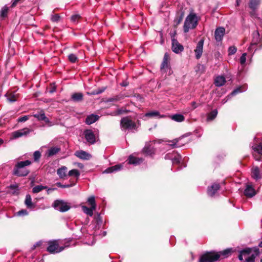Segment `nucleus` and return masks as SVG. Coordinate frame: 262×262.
Masks as SVG:
<instances>
[{
    "label": "nucleus",
    "mask_w": 262,
    "mask_h": 262,
    "mask_svg": "<svg viewBox=\"0 0 262 262\" xmlns=\"http://www.w3.org/2000/svg\"><path fill=\"white\" fill-rule=\"evenodd\" d=\"M199 21L197 15L193 12H191L187 16L184 21L183 29L185 33H187L190 30L195 29Z\"/></svg>",
    "instance_id": "f257e3e1"
},
{
    "label": "nucleus",
    "mask_w": 262,
    "mask_h": 262,
    "mask_svg": "<svg viewBox=\"0 0 262 262\" xmlns=\"http://www.w3.org/2000/svg\"><path fill=\"white\" fill-rule=\"evenodd\" d=\"M31 162L30 160L17 162L13 170V174L17 177H25L29 173V170L25 167L30 165Z\"/></svg>",
    "instance_id": "f03ea898"
},
{
    "label": "nucleus",
    "mask_w": 262,
    "mask_h": 262,
    "mask_svg": "<svg viewBox=\"0 0 262 262\" xmlns=\"http://www.w3.org/2000/svg\"><path fill=\"white\" fill-rule=\"evenodd\" d=\"M220 254L214 251L207 252L201 256L199 262H214L219 259Z\"/></svg>",
    "instance_id": "7ed1b4c3"
},
{
    "label": "nucleus",
    "mask_w": 262,
    "mask_h": 262,
    "mask_svg": "<svg viewBox=\"0 0 262 262\" xmlns=\"http://www.w3.org/2000/svg\"><path fill=\"white\" fill-rule=\"evenodd\" d=\"M69 247V245H66L64 247H59V244L58 241H51L48 242V247L47 251L52 254L59 253L63 251L66 247Z\"/></svg>",
    "instance_id": "20e7f679"
},
{
    "label": "nucleus",
    "mask_w": 262,
    "mask_h": 262,
    "mask_svg": "<svg viewBox=\"0 0 262 262\" xmlns=\"http://www.w3.org/2000/svg\"><path fill=\"white\" fill-rule=\"evenodd\" d=\"M122 130H134L136 128V123L128 117L123 118L120 121Z\"/></svg>",
    "instance_id": "39448f33"
},
{
    "label": "nucleus",
    "mask_w": 262,
    "mask_h": 262,
    "mask_svg": "<svg viewBox=\"0 0 262 262\" xmlns=\"http://www.w3.org/2000/svg\"><path fill=\"white\" fill-rule=\"evenodd\" d=\"M53 207L56 210L62 212L67 211L70 208V206L67 202L60 200L55 201Z\"/></svg>",
    "instance_id": "423d86ee"
},
{
    "label": "nucleus",
    "mask_w": 262,
    "mask_h": 262,
    "mask_svg": "<svg viewBox=\"0 0 262 262\" xmlns=\"http://www.w3.org/2000/svg\"><path fill=\"white\" fill-rule=\"evenodd\" d=\"M260 44V47H262V37L260 38L259 34L257 31H254L252 34V40L250 47L248 50L249 52H251L254 46L256 45Z\"/></svg>",
    "instance_id": "0eeeda50"
},
{
    "label": "nucleus",
    "mask_w": 262,
    "mask_h": 262,
    "mask_svg": "<svg viewBox=\"0 0 262 262\" xmlns=\"http://www.w3.org/2000/svg\"><path fill=\"white\" fill-rule=\"evenodd\" d=\"M166 160H170L173 164H178L182 160V157L177 152L173 151L172 153H168L165 156Z\"/></svg>",
    "instance_id": "6e6552de"
},
{
    "label": "nucleus",
    "mask_w": 262,
    "mask_h": 262,
    "mask_svg": "<svg viewBox=\"0 0 262 262\" xmlns=\"http://www.w3.org/2000/svg\"><path fill=\"white\" fill-rule=\"evenodd\" d=\"M84 135L86 141L91 144L96 142V136L91 129H86L84 132Z\"/></svg>",
    "instance_id": "1a4fd4ad"
},
{
    "label": "nucleus",
    "mask_w": 262,
    "mask_h": 262,
    "mask_svg": "<svg viewBox=\"0 0 262 262\" xmlns=\"http://www.w3.org/2000/svg\"><path fill=\"white\" fill-rule=\"evenodd\" d=\"M155 142L156 141L153 140L146 143L143 149V152L149 156H151L152 154H154V147L152 146V145L155 144Z\"/></svg>",
    "instance_id": "9d476101"
},
{
    "label": "nucleus",
    "mask_w": 262,
    "mask_h": 262,
    "mask_svg": "<svg viewBox=\"0 0 262 262\" xmlns=\"http://www.w3.org/2000/svg\"><path fill=\"white\" fill-rule=\"evenodd\" d=\"M30 132V129H29L28 128H24L23 129H19L13 132L12 134V136L13 138L16 139L24 136H26Z\"/></svg>",
    "instance_id": "9b49d317"
},
{
    "label": "nucleus",
    "mask_w": 262,
    "mask_h": 262,
    "mask_svg": "<svg viewBox=\"0 0 262 262\" xmlns=\"http://www.w3.org/2000/svg\"><path fill=\"white\" fill-rule=\"evenodd\" d=\"M171 49L173 52L176 53H180L183 51V46L181 45L177 40L175 39H172Z\"/></svg>",
    "instance_id": "f8f14e48"
},
{
    "label": "nucleus",
    "mask_w": 262,
    "mask_h": 262,
    "mask_svg": "<svg viewBox=\"0 0 262 262\" xmlns=\"http://www.w3.org/2000/svg\"><path fill=\"white\" fill-rule=\"evenodd\" d=\"M244 193L248 198H252L256 194V191L251 185L247 184Z\"/></svg>",
    "instance_id": "ddd939ff"
},
{
    "label": "nucleus",
    "mask_w": 262,
    "mask_h": 262,
    "mask_svg": "<svg viewBox=\"0 0 262 262\" xmlns=\"http://www.w3.org/2000/svg\"><path fill=\"white\" fill-rule=\"evenodd\" d=\"M220 188V186L219 183H213L212 185L208 187V194L210 196H213Z\"/></svg>",
    "instance_id": "4468645a"
},
{
    "label": "nucleus",
    "mask_w": 262,
    "mask_h": 262,
    "mask_svg": "<svg viewBox=\"0 0 262 262\" xmlns=\"http://www.w3.org/2000/svg\"><path fill=\"white\" fill-rule=\"evenodd\" d=\"M203 45L204 40L203 39L200 40L197 44L196 49L194 50L196 59H199L202 54Z\"/></svg>",
    "instance_id": "2eb2a0df"
},
{
    "label": "nucleus",
    "mask_w": 262,
    "mask_h": 262,
    "mask_svg": "<svg viewBox=\"0 0 262 262\" xmlns=\"http://www.w3.org/2000/svg\"><path fill=\"white\" fill-rule=\"evenodd\" d=\"M225 33V29L223 27H219L215 31V38L217 41H220L222 40L223 37Z\"/></svg>",
    "instance_id": "dca6fc26"
},
{
    "label": "nucleus",
    "mask_w": 262,
    "mask_h": 262,
    "mask_svg": "<svg viewBox=\"0 0 262 262\" xmlns=\"http://www.w3.org/2000/svg\"><path fill=\"white\" fill-rule=\"evenodd\" d=\"M127 161L129 164L137 165L141 163L143 160L142 158H137L131 155L129 156Z\"/></svg>",
    "instance_id": "f3484780"
},
{
    "label": "nucleus",
    "mask_w": 262,
    "mask_h": 262,
    "mask_svg": "<svg viewBox=\"0 0 262 262\" xmlns=\"http://www.w3.org/2000/svg\"><path fill=\"white\" fill-rule=\"evenodd\" d=\"M75 155L78 158L83 160H89L92 158V156L83 150L77 151L75 152Z\"/></svg>",
    "instance_id": "a211bd4d"
},
{
    "label": "nucleus",
    "mask_w": 262,
    "mask_h": 262,
    "mask_svg": "<svg viewBox=\"0 0 262 262\" xmlns=\"http://www.w3.org/2000/svg\"><path fill=\"white\" fill-rule=\"evenodd\" d=\"M122 164H117L115 166L107 168L104 171L103 173H110L114 172H116L121 170L122 168Z\"/></svg>",
    "instance_id": "6ab92c4d"
},
{
    "label": "nucleus",
    "mask_w": 262,
    "mask_h": 262,
    "mask_svg": "<svg viewBox=\"0 0 262 262\" xmlns=\"http://www.w3.org/2000/svg\"><path fill=\"white\" fill-rule=\"evenodd\" d=\"M99 116L94 114H92L87 116L85 122L86 124L90 125L97 121L99 119Z\"/></svg>",
    "instance_id": "aec40b11"
},
{
    "label": "nucleus",
    "mask_w": 262,
    "mask_h": 262,
    "mask_svg": "<svg viewBox=\"0 0 262 262\" xmlns=\"http://www.w3.org/2000/svg\"><path fill=\"white\" fill-rule=\"evenodd\" d=\"M25 204L29 209H33L35 205L32 202V198L30 194H27L25 200Z\"/></svg>",
    "instance_id": "412c9836"
},
{
    "label": "nucleus",
    "mask_w": 262,
    "mask_h": 262,
    "mask_svg": "<svg viewBox=\"0 0 262 262\" xmlns=\"http://www.w3.org/2000/svg\"><path fill=\"white\" fill-rule=\"evenodd\" d=\"M225 78L223 76H219L216 77L214 80V84L216 86H222L226 82Z\"/></svg>",
    "instance_id": "4be33fe9"
},
{
    "label": "nucleus",
    "mask_w": 262,
    "mask_h": 262,
    "mask_svg": "<svg viewBox=\"0 0 262 262\" xmlns=\"http://www.w3.org/2000/svg\"><path fill=\"white\" fill-rule=\"evenodd\" d=\"M67 170V167L65 166H63L57 169V174L60 178L63 179L67 176L66 173Z\"/></svg>",
    "instance_id": "5701e85b"
},
{
    "label": "nucleus",
    "mask_w": 262,
    "mask_h": 262,
    "mask_svg": "<svg viewBox=\"0 0 262 262\" xmlns=\"http://www.w3.org/2000/svg\"><path fill=\"white\" fill-rule=\"evenodd\" d=\"M252 177L255 180L260 179L261 177L260 171L258 167H254L252 169Z\"/></svg>",
    "instance_id": "b1692460"
},
{
    "label": "nucleus",
    "mask_w": 262,
    "mask_h": 262,
    "mask_svg": "<svg viewBox=\"0 0 262 262\" xmlns=\"http://www.w3.org/2000/svg\"><path fill=\"white\" fill-rule=\"evenodd\" d=\"M145 117H157L158 118L164 117V115H161L157 111H150L145 114Z\"/></svg>",
    "instance_id": "393cba45"
},
{
    "label": "nucleus",
    "mask_w": 262,
    "mask_h": 262,
    "mask_svg": "<svg viewBox=\"0 0 262 262\" xmlns=\"http://www.w3.org/2000/svg\"><path fill=\"white\" fill-rule=\"evenodd\" d=\"M60 150V148L58 147H53L49 149L46 153L48 157H52L57 154Z\"/></svg>",
    "instance_id": "a878e982"
},
{
    "label": "nucleus",
    "mask_w": 262,
    "mask_h": 262,
    "mask_svg": "<svg viewBox=\"0 0 262 262\" xmlns=\"http://www.w3.org/2000/svg\"><path fill=\"white\" fill-rule=\"evenodd\" d=\"M168 55L167 53H165L163 58V61L162 62L161 66V69L162 71H165L166 69L168 68Z\"/></svg>",
    "instance_id": "bb28decb"
},
{
    "label": "nucleus",
    "mask_w": 262,
    "mask_h": 262,
    "mask_svg": "<svg viewBox=\"0 0 262 262\" xmlns=\"http://www.w3.org/2000/svg\"><path fill=\"white\" fill-rule=\"evenodd\" d=\"M8 188V193L11 194L15 195L19 193V189L17 185H11Z\"/></svg>",
    "instance_id": "cd10ccee"
},
{
    "label": "nucleus",
    "mask_w": 262,
    "mask_h": 262,
    "mask_svg": "<svg viewBox=\"0 0 262 262\" xmlns=\"http://www.w3.org/2000/svg\"><path fill=\"white\" fill-rule=\"evenodd\" d=\"M81 208L83 212L90 216L93 215L94 211L96 210V209H93V207L89 208L85 206H82Z\"/></svg>",
    "instance_id": "c85d7f7f"
},
{
    "label": "nucleus",
    "mask_w": 262,
    "mask_h": 262,
    "mask_svg": "<svg viewBox=\"0 0 262 262\" xmlns=\"http://www.w3.org/2000/svg\"><path fill=\"white\" fill-rule=\"evenodd\" d=\"M9 8L7 6H5L1 9L0 11V19H3L7 16Z\"/></svg>",
    "instance_id": "c756f323"
},
{
    "label": "nucleus",
    "mask_w": 262,
    "mask_h": 262,
    "mask_svg": "<svg viewBox=\"0 0 262 262\" xmlns=\"http://www.w3.org/2000/svg\"><path fill=\"white\" fill-rule=\"evenodd\" d=\"M260 2V0H250L249 4V7L252 10H255L259 5Z\"/></svg>",
    "instance_id": "7c9ffc66"
},
{
    "label": "nucleus",
    "mask_w": 262,
    "mask_h": 262,
    "mask_svg": "<svg viewBox=\"0 0 262 262\" xmlns=\"http://www.w3.org/2000/svg\"><path fill=\"white\" fill-rule=\"evenodd\" d=\"M171 118L172 120L178 122H181L185 120L184 116L179 114H177L171 116Z\"/></svg>",
    "instance_id": "2f4dec72"
},
{
    "label": "nucleus",
    "mask_w": 262,
    "mask_h": 262,
    "mask_svg": "<svg viewBox=\"0 0 262 262\" xmlns=\"http://www.w3.org/2000/svg\"><path fill=\"white\" fill-rule=\"evenodd\" d=\"M217 113L218 112L217 110H213L207 115V120L208 121L213 120L216 117Z\"/></svg>",
    "instance_id": "473e14b6"
},
{
    "label": "nucleus",
    "mask_w": 262,
    "mask_h": 262,
    "mask_svg": "<svg viewBox=\"0 0 262 262\" xmlns=\"http://www.w3.org/2000/svg\"><path fill=\"white\" fill-rule=\"evenodd\" d=\"M251 249H250L249 248H246V249H244L241 250L239 252V254L238 256L239 260L241 261H242L243 260V255L250 254L251 252Z\"/></svg>",
    "instance_id": "72a5a7b5"
},
{
    "label": "nucleus",
    "mask_w": 262,
    "mask_h": 262,
    "mask_svg": "<svg viewBox=\"0 0 262 262\" xmlns=\"http://www.w3.org/2000/svg\"><path fill=\"white\" fill-rule=\"evenodd\" d=\"M72 99L74 101H79L83 98V94L81 93H75L72 95Z\"/></svg>",
    "instance_id": "f704fd0d"
},
{
    "label": "nucleus",
    "mask_w": 262,
    "mask_h": 262,
    "mask_svg": "<svg viewBox=\"0 0 262 262\" xmlns=\"http://www.w3.org/2000/svg\"><path fill=\"white\" fill-rule=\"evenodd\" d=\"M87 202L88 203L89 205L91 206V207H93V209H96V204L94 196H90L88 199Z\"/></svg>",
    "instance_id": "c9c22d12"
},
{
    "label": "nucleus",
    "mask_w": 262,
    "mask_h": 262,
    "mask_svg": "<svg viewBox=\"0 0 262 262\" xmlns=\"http://www.w3.org/2000/svg\"><path fill=\"white\" fill-rule=\"evenodd\" d=\"M247 90V86H243L238 87L236 89H235L231 94V95L234 96L236 94L242 93L243 92H245Z\"/></svg>",
    "instance_id": "e433bc0d"
},
{
    "label": "nucleus",
    "mask_w": 262,
    "mask_h": 262,
    "mask_svg": "<svg viewBox=\"0 0 262 262\" xmlns=\"http://www.w3.org/2000/svg\"><path fill=\"white\" fill-rule=\"evenodd\" d=\"M47 189V187L42 185H37L34 186L32 189V192L34 193L40 192L43 189Z\"/></svg>",
    "instance_id": "4c0bfd02"
},
{
    "label": "nucleus",
    "mask_w": 262,
    "mask_h": 262,
    "mask_svg": "<svg viewBox=\"0 0 262 262\" xmlns=\"http://www.w3.org/2000/svg\"><path fill=\"white\" fill-rule=\"evenodd\" d=\"M33 116L37 118L38 120H42L45 119V114L42 110H41L39 112L34 114Z\"/></svg>",
    "instance_id": "58836bf2"
},
{
    "label": "nucleus",
    "mask_w": 262,
    "mask_h": 262,
    "mask_svg": "<svg viewBox=\"0 0 262 262\" xmlns=\"http://www.w3.org/2000/svg\"><path fill=\"white\" fill-rule=\"evenodd\" d=\"M252 147L254 151L262 155V143H259L258 144L254 145Z\"/></svg>",
    "instance_id": "ea45409f"
},
{
    "label": "nucleus",
    "mask_w": 262,
    "mask_h": 262,
    "mask_svg": "<svg viewBox=\"0 0 262 262\" xmlns=\"http://www.w3.org/2000/svg\"><path fill=\"white\" fill-rule=\"evenodd\" d=\"M69 176H74L77 178H78L80 176V172L77 169H72L69 171L68 172Z\"/></svg>",
    "instance_id": "a19ab883"
},
{
    "label": "nucleus",
    "mask_w": 262,
    "mask_h": 262,
    "mask_svg": "<svg viewBox=\"0 0 262 262\" xmlns=\"http://www.w3.org/2000/svg\"><path fill=\"white\" fill-rule=\"evenodd\" d=\"M180 140V139H176L173 140L172 141H170V144H169L172 147H179L181 146V145L178 143L179 141Z\"/></svg>",
    "instance_id": "79ce46f5"
},
{
    "label": "nucleus",
    "mask_w": 262,
    "mask_h": 262,
    "mask_svg": "<svg viewBox=\"0 0 262 262\" xmlns=\"http://www.w3.org/2000/svg\"><path fill=\"white\" fill-rule=\"evenodd\" d=\"M122 98L121 96H115L113 97L108 98L106 102H117L119 101Z\"/></svg>",
    "instance_id": "37998d69"
},
{
    "label": "nucleus",
    "mask_w": 262,
    "mask_h": 262,
    "mask_svg": "<svg viewBox=\"0 0 262 262\" xmlns=\"http://www.w3.org/2000/svg\"><path fill=\"white\" fill-rule=\"evenodd\" d=\"M5 96L7 97V100L11 102H15L16 101V97L14 94H7Z\"/></svg>",
    "instance_id": "c03bdc74"
},
{
    "label": "nucleus",
    "mask_w": 262,
    "mask_h": 262,
    "mask_svg": "<svg viewBox=\"0 0 262 262\" xmlns=\"http://www.w3.org/2000/svg\"><path fill=\"white\" fill-rule=\"evenodd\" d=\"M231 252V249H227L223 251L218 252L220 253V256L222 255L225 257H227L229 254Z\"/></svg>",
    "instance_id": "a18cd8bd"
},
{
    "label": "nucleus",
    "mask_w": 262,
    "mask_h": 262,
    "mask_svg": "<svg viewBox=\"0 0 262 262\" xmlns=\"http://www.w3.org/2000/svg\"><path fill=\"white\" fill-rule=\"evenodd\" d=\"M60 19V16L59 14H52L51 15V20L53 22L57 23Z\"/></svg>",
    "instance_id": "49530a36"
},
{
    "label": "nucleus",
    "mask_w": 262,
    "mask_h": 262,
    "mask_svg": "<svg viewBox=\"0 0 262 262\" xmlns=\"http://www.w3.org/2000/svg\"><path fill=\"white\" fill-rule=\"evenodd\" d=\"M257 255V253H254L251 254L250 256H249L246 259V262H254L255 259Z\"/></svg>",
    "instance_id": "de8ad7c7"
},
{
    "label": "nucleus",
    "mask_w": 262,
    "mask_h": 262,
    "mask_svg": "<svg viewBox=\"0 0 262 262\" xmlns=\"http://www.w3.org/2000/svg\"><path fill=\"white\" fill-rule=\"evenodd\" d=\"M69 60L73 63H74L76 61L77 59V57L74 54H70L68 56Z\"/></svg>",
    "instance_id": "09e8293b"
},
{
    "label": "nucleus",
    "mask_w": 262,
    "mask_h": 262,
    "mask_svg": "<svg viewBox=\"0 0 262 262\" xmlns=\"http://www.w3.org/2000/svg\"><path fill=\"white\" fill-rule=\"evenodd\" d=\"M41 157V154L39 151H35L33 154V158L35 161H37Z\"/></svg>",
    "instance_id": "8fccbe9b"
},
{
    "label": "nucleus",
    "mask_w": 262,
    "mask_h": 262,
    "mask_svg": "<svg viewBox=\"0 0 262 262\" xmlns=\"http://www.w3.org/2000/svg\"><path fill=\"white\" fill-rule=\"evenodd\" d=\"M247 53H243L240 58V63L241 65H244L246 62Z\"/></svg>",
    "instance_id": "3c124183"
},
{
    "label": "nucleus",
    "mask_w": 262,
    "mask_h": 262,
    "mask_svg": "<svg viewBox=\"0 0 262 262\" xmlns=\"http://www.w3.org/2000/svg\"><path fill=\"white\" fill-rule=\"evenodd\" d=\"M237 51V49L234 46H231L229 47L228 50L229 55H231L234 54Z\"/></svg>",
    "instance_id": "603ef678"
},
{
    "label": "nucleus",
    "mask_w": 262,
    "mask_h": 262,
    "mask_svg": "<svg viewBox=\"0 0 262 262\" xmlns=\"http://www.w3.org/2000/svg\"><path fill=\"white\" fill-rule=\"evenodd\" d=\"M18 216H24L28 214V212L26 209H22L16 213Z\"/></svg>",
    "instance_id": "864d4df0"
},
{
    "label": "nucleus",
    "mask_w": 262,
    "mask_h": 262,
    "mask_svg": "<svg viewBox=\"0 0 262 262\" xmlns=\"http://www.w3.org/2000/svg\"><path fill=\"white\" fill-rule=\"evenodd\" d=\"M79 18L80 16L78 14H75L71 16V20L73 23H76L78 21Z\"/></svg>",
    "instance_id": "5fc2aeb1"
},
{
    "label": "nucleus",
    "mask_w": 262,
    "mask_h": 262,
    "mask_svg": "<svg viewBox=\"0 0 262 262\" xmlns=\"http://www.w3.org/2000/svg\"><path fill=\"white\" fill-rule=\"evenodd\" d=\"M56 185L57 186H58L59 187H60V188H69V187H72L74 185V184H67V185H62L61 183L60 182H58V183H56Z\"/></svg>",
    "instance_id": "6e6d98bb"
},
{
    "label": "nucleus",
    "mask_w": 262,
    "mask_h": 262,
    "mask_svg": "<svg viewBox=\"0 0 262 262\" xmlns=\"http://www.w3.org/2000/svg\"><path fill=\"white\" fill-rule=\"evenodd\" d=\"M28 119H29V116H24L23 117H19L18 119V121L19 122H25L26 121L28 120Z\"/></svg>",
    "instance_id": "4d7b16f0"
},
{
    "label": "nucleus",
    "mask_w": 262,
    "mask_h": 262,
    "mask_svg": "<svg viewBox=\"0 0 262 262\" xmlns=\"http://www.w3.org/2000/svg\"><path fill=\"white\" fill-rule=\"evenodd\" d=\"M183 17V14H182L179 17L175 19V22L176 23V25H178L182 20Z\"/></svg>",
    "instance_id": "13d9d810"
},
{
    "label": "nucleus",
    "mask_w": 262,
    "mask_h": 262,
    "mask_svg": "<svg viewBox=\"0 0 262 262\" xmlns=\"http://www.w3.org/2000/svg\"><path fill=\"white\" fill-rule=\"evenodd\" d=\"M47 193L49 194L53 191L57 190V188H47Z\"/></svg>",
    "instance_id": "bf43d9fd"
},
{
    "label": "nucleus",
    "mask_w": 262,
    "mask_h": 262,
    "mask_svg": "<svg viewBox=\"0 0 262 262\" xmlns=\"http://www.w3.org/2000/svg\"><path fill=\"white\" fill-rule=\"evenodd\" d=\"M191 106H192V108L190 109V110H193L194 109H195V108L197 107V105H196V103L195 102H192L191 103Z\"/></svg>",
    "instance_id": "052dcab7"
},
{
    "label": "nucleus",
    "mask_w": 262,
    "mask_h": 262,
    "mask_svg": "<svg viewBox=\"0 0 262 262\" xmlns=\"http://www.w3.org/2000/svg\"><path fill=\"white\" fill-rule=\"evenodd\" d=\"M20 0H12V5L11 7H13L16 6L17 3Z\"/></svg>",
    "instance_id": "680f3d73"
},
{
    "label": "nucleus",
    "mask_w": 262,
    "mask_h": 262,
    "mask_svg": "<svg viewBox=\"0 0 262 262\" xmlns=\"http://www.w3.org/2000/svg\"><path fill=\"white\" fill-rule=\"evenodd\" d=\"M56 91V87L55 86H53L51 89L49 91L50 93H53Z\"/></svg>",
    "instance_id": "e2e57ef3"
},
{
    "label": "nucleus",
    "mask_w": 262,
    "mask_h": 262,
    "mask_svg": "<svg viewBox=\"0 0 262 262\" xmlns=\"http://www.w3.org/2000/svg\"><path fill=\"white\" fill-rule=\"evenodd\" d=\"M40 244H41V242H39L36 243L35 244H34V245H33V247L32 248V249H34V248H35L36 247H38V246H40Z\"/></svg>",
    "instance_id": "0e129e2a"
},
{
    "label": "nucleus",
    "mask_w": 262,
    "mask_h": 262,
    "mask_svg": "<svg viewBox=\"0 0 262 262\" xmlns=\"http://www.w3.org/2000/svg\"><path fill=\"white\" fill-rule=\"evenodd\" d=\"M250 14L252 16H256V13L255 12V10H252V11L250 12Z\"/></svg>",
    "instance_id": "69168bd1"
},
{
    "label": "nucleus",
    "mask_w": 262,
    "mask_h": 262,
    "mask_svg": "<svg viewBox=\"0 0 262 262\" xmlns=\"http://www.w3.org/2000/svg\"><path fill=\"white\" fill-rule=\"evenodd\" d=\"M42 120H43L47 123H49L50 122L49 119L48 118H47L46 116H45V119H43Z\"/></svg>",
    "instance_id": "338daca9"
},
{
    "label": "nucleus",
    "mask_w": 262,
    "mask_h": 262,
    "mask_svg": "<svg viewBox=\"0 0 262 262\" xmlns=\"http://www.w3.org/2000/svg\"><path fill=\"white\" fill-rule=\"evenodd\" d=\"M77 166L80 168H83V165L81 163H78L77 164Z\"/></svg>",
    "instance_id": "774afa93"
}]
</instances>
